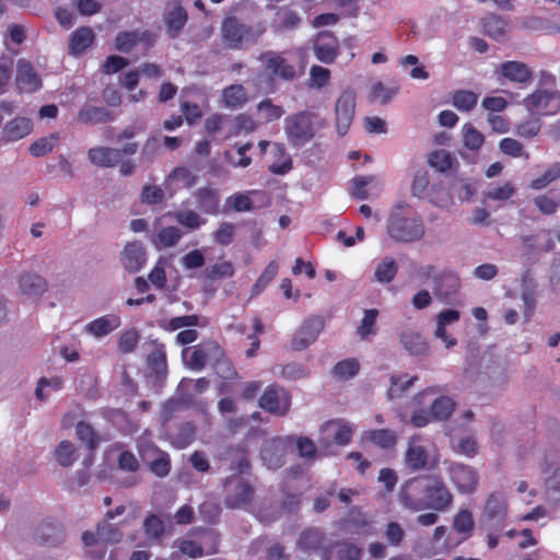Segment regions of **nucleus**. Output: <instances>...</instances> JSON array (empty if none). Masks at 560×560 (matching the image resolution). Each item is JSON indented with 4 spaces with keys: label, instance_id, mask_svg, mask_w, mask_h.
<instances>
[{
    "label": "nucleus",
    "instance_id": "nucleus-32",
    "mask_svg": "<svg viewBox=\"0 0 560 560\" xmlns=\"http://www.w3.org/2000/svg\"><path fill=\"white\" fill-rule=\"evenodd\" d=\"M322 432L334 436L339 445L348 444L354 432V425L345 421H328L322 427Z\"/></svg>",
    "mask_w": 560,
    "mask_h": 560
},
{
    "label": "nucleus",
    "instance_id": "nucleus-6",
    "mask_svg": "<svg viewBox=\"0 0 560 560\" xmlns=\"http://www.w3.org/2000/svg\"><path fill=\"white\" fill-rule=\"evenodd\" d=\"M122 537L121 532L112 523L104 521L98 524L96 533L85 532L82 536L84 545L89 548L96 547V550L89 549L88 556L93 559H101L106 551L107 544H116Z\"/></svg>",
    "mask_w": 560,
    "mask_h": 560
},
{
    "label": "nucleus",
    "instance_id": "nucleus-27",
    "mask_svg": "<svg viewBox=\"0 0 560 560\" xmlns=\"http://www.w3.org/2000/svg\"><path fill=\"white\" fill-rule=\"evenodd\" d=\"M33 130V122L27 117H15L5 122L1 130V139L4 142H15L26 136Z\"/></svg>",
    "mask_w": 560,
    "mask_h": 560
},
{
    "label": "nucleus",
    "instance_id": "nucleus-3",
    "mask_svg": "<svg viewBox=\"0 0 560 560\" xmlns=\"http://www.w3.org/2000/svg\"><path fill=\"white\" fill-rule=\"evenodd\" d=\"M541 80L547 88H539L523 100L525 108L535 115L551 116L560 112V92L548 88L553 85L555 75L541 72Z\"/></svg>",
    "mask_w": 560,
    "mask_h": 560
},
{
    "label": "nucleus",
    "instance_id": "nucleus-2",
    "mask_svg": "<svg viewBox=\"0 0 560 560\" xmlns=\"http://www.w3.org/2000/svg\"><path fill=\"white\" fill-rule=\"evenodd\" d=\"M322 126L320 117L311 110L289 115L283 120L287 139L293 147H302L310 142Z\"/></svg>",
    "mask_w": 560,
    "mask_h": 560
},
{
    "label": "nucleus",
    "instance_id": "nucleus-41",
    "mask_svg": "<svg viewBox=\"0 0 560 560\" xmlns=\"http://www.w3.org/2000/svg\"><path fill=\"white\" fill-rule=\"evenodd\" d=\"M222 97L225 106L230 108H238L248 100L247 91L242 84L228 86L223 90Z\"/></svg>",
    "mask_w": 560,
    "mask_h": 560
},
{
    "label": "nucleus",
    "instance_id": "nucleus-13",
    "mask_svg": "<svg viewBox=\"0 0 560 560\" xmlns=\"http://www.w3.org/2000/svg\"><path fill=\"white\" fill-rule=\"evenodd\" d=\"M355 109V93L354 91L347 89L342 91L336 102V127L339 135H345L354 116Z\"/></svg>",
    "mask_w": 560,
    "mask_h": 560
},
{
    "label": "nucleus",
    "instance_id": "nucleus-34",
    "mask_svg": "<svg viewBox=\"0 0 560 560\" xmlns=\"http://www.w3.org/2000/svg\"><path fill=\"white\" fill-rule=\"evenodd\" d=\"M301 16L289 8H280L276 13L272 22V30L275 33L292 31L299 27Z\"/></svg>",
    "mask_w": 560,
    "mask_h": 560
},
{
    "label": "nucleus",
    "instance_id": "nucleus-55",
    "mask_svg": "<svg viewBox=\"0 0 560 560\" xmlns=\"http://www.w3.org/2000/svg\"><path fill=\"white\" fill-rule=\"evenodd\" d=\"M174 218L180 225L190 230H197L206 223V219L192 210L177 211L174 213Z\"/></svg>",
    "mask_w": 560,
    "mask_h": 560
},
{
    "label": "nucleus",
    "instance_id": "nucleus-24",
    "mask_svg": "<svg viewBox=\"0 0 560 560\" xmlns=\"http://www.w3.org/2000/svg\"><path fill=\"white\" fill-rule=\"evenodd\" d=\"M498 73L505 80L520 85L528 84L533 80L530 68L522 61H505L499 66Z\"/></svg>",
    "mask_w": 560,
    "mask_h": 560
},
{
    "label": "nucleus",
    "instance_id": "nucleus-33",
    "mask_svg": "<svg viewBox=\"0 0 560 560\" xmlns=\"http://www.w3.org/2000/svg\"><path fill=\"white\" fill-rule=\"evenodd\" d=\"M95 34L92 28L82 26L74 31L69 40V52L79 55L88 49L94 42Z\"/></svg>",
    "mask_w": 560,
    "mask_h": 560
},
{
    "label": "nucleus",
    "instance_id": "nucleus-30",
    "mask_svg": "<svg viewBox=\"0 0 560 560\" xmlns=\"http://www.w3.org/2000/svg\"><path fill=\"white\" fill-rule=\"evenodd\" d=\"M261 459L269 469H277L284 464L283 440L272 439L266 441L261 448Z\"/></svg>",
    "mask_w": 560,
    "mask_h": 560
},
{
    "label": "nucleus",
    "instance_id": "nucleus-50",
    "mask_svg": "<svg viewBox=\"0 0 560 560\" xmlns=\"http://www.w3.org/2000/svg\"><path fill=\"white\" fill-rule=\"evenodd\" d=\"M478 102V94L467 90H459L453 94L452 104L458 110L469 112L471 110Z\"/></svg>",
    "mask_w": 560,
    "mask_h": 560
},
{
    "label": "nucleus",
    "instance_id": "nucleus-7",
    "mask_svg": "<svg viewBox=\"0 0 560 560\" xmlns=\"http://www.w3.org/2000/svg\"><path fill=\"white\" fill-rule=\"evenodd\" d=\"M428 476H418L406 480L399 490V503L411 512L425 510Z\"/></svg>",
    "mask_w": 560,
    "mask_h": 560
},
{
    "label": "nucleus",
    "instance_id": "nucleus-12",
    "mask_svg": "<svg viewBox=\"0 0 560 560\" xmlns=\"http://www.w3.org/2000/svg\"><path fill=\"white\" fill-rule=\"evenodd\" d=\"M425 510H446L453 502V495L441 478L428 476Z\"/></svg>",
    "mask_w": 560,
    "mask_h": 560
},
{
    "label": "nucleus",
    "instance_id": "nucleus-20",
    "mask_svg": "<svg viewBox=\"0 0 560 560\" xmlns=\"http://www.w3.org/2000/svg\"><path fill=\"white\" fill-rule=\"evenodd\" d=\"M506 516V500L501 493H491L486 502L482 520L491 526L502 528Z\"/></svg>",
    "mask_w": 560,
    "mask_h": 560
},
{
    "label": "nucleus",
    "instance_id": "nucleus-1",
    "mask_svg": "<svg viewBox=\"0 0 560 560\" xmlns=\"http://www.w3.org/2000/svg\"><path fill=\"white\" fill-rule=\"evenodd\" d=\"M386 233L396 243L411 244L424 237L425 225L420 215L411 213L404 206H397L388 215Z\"/></svg>",
    "mask_w": 560,
    "mask_h": 560
},
{
    "label": "nucleus",
    "instance_id": "nucleus-43",
    "mask_svg": "<svg viewBox=\"0 0 560 560\" xmlns=\"http://www.w3.org/2000/svg\"><path fill=\"white\" fill-rule=\"evenodd\" d=\"M521 299L524 303L523 315L526 319H529L534 313L536 306L535 298V285L530 279L524 277L522 280V293Z\"/></svg>",
    "mask_w": 560,
    "mask_h": 560
},
{
    "label": "nucleus",
    "instance_id": "nucleus-49",
    "mask_svg": "<svg viewBox=\"0 0 560 560\" xmlns=\"http://www.w3.org/2000/svg\"><path fill=\"white\" fill-rule=\"evenodd\" d=\"M364 439L381 447H390L396 444V434L387 429L371 430L364 433Z\"/></svg>",
    "mask_w": 560,
    "mask_h": 560
},
{
    "label": "nucleus",
    "instance_id": "nucleus-21",
    "mask_svg": "<svg viewBox=\"0 0 560 560\" xmlns=\"http://www.w3.org/2000/svg\"><path fill=\"white\" fill-rule=\"evenodd\" d=\"M405 464L411 471L422 470L428 467L429 455L422 444V438L420 435L409 438L405 454Z\"/></svg>",
    "mask_w": 560,
    "mask_h": 560
},
{
    "label": "nucleus",
    "instance_id": "nucleus-14",
    "mask_svg": "<svg viewBox=\"0 0 560 560\" xmlns=\"http://www.w3.org/2000/svg\"><path fill=\"white\" fill-rule=\"evenodd\" d=\"M459 288L460 279L458 275L452 270L444 269L441 270L433 284V292L442 302L451 303Z\"/></svg>",
    "mask_w": 560,
    "mask_h": 560
},
{
    "label": "nucleus",
    "instance_id": "nucleus-26",
    "mask_svg": "<svg viewBox=\"0 0 560 560\" xmlns=\"http://www.w3.org/2000/svg\"><path fill=\"white\" fill-rule=\"evenodd\" d=\"M121 325V318L117 314H107L97 317L84 326V332L96 338H103L116 330Z\"/></svg>",
    "mask_w": 560,
    "mask_h": 560
},
{
    "label": "nucleus",
    "instance_id": "nucleus-63",
    "mask_svg": "<svg viewBox=\"0 0 560 560\" xmlns=\"http://www.w3.org/2000/svg\"><path fill=\"white\" fill-rule=\"evenodd\" d=\"M75 432L79 440L88 444L90 451H94L97 447L100 439L90 424L85 422H79L77 424Z\"/></svg>",
    "mask_w": 560,
    "mask_h": 560
},
{
    "label": "nucleus",
    "instance_id": "nucleus-31",
    "mask_svg": "<svg viewBox=\"0 0 560 560\" xmlns=\"http://www.w3.org/2000/svg\"><path fill=\"white\" fill-rule=\"evenodd\" d=\"M90 161L101 167L115 166L121 160V152L119 149L96 147L88 152Z\"/></svg>",
    "mask_w": 560,
    "mask_h": 560
},
{
    "label": "nucleus",
    "instance_id": "nucleus-64",
    "mask_svg": "<svg viewBox=\"0 0 560 560\" xmlns=\"http://www.w3.org/2000/svg\"><path fill=\"white\" fill-rule=\"evenodd\" d=\"M172 547L177 548L180 553L190 558H199L203 556L202 547L190 539H176Z\"/></svg>",
    "mask_w": 560,
    "mask_h": 560
},
{
    "label": "nucleus",
    "instance_id": "nucleus-10",
    "mask_svg": "<svg viewBox=\"0 0 560 560\" xmlns=\"http://www.w3.org/2000/svg\"><path fill=\"white\" fill-rule=\"evenodd\" d=\"M259 406L275 416L287 415L291 407V395L280 386H268L259 399Z\"/></svg>",
    "mask_w": 560,
    "mask_h": 560
},
{
    "label": "nucleus",
    "instance_id": "nucleus-59",
    "mask_svg": "<svg viewBox=\"0 0 560 560\" xmlns=\"http://www.w3.org/2000/svg\"><path fill=\"white\" fill-rule=\"evenodd\" d=\"M360 364L355 359L338 362L334 368V375L339 380H348L357 375Z\"/></svg>",
    "mask_w": 560,
    "mask_h": 560
},
{
    "label": "nucleus",
    "instance_id": "nucleus-54",
    "mask_svg": "<svg viewBox=\"0 0 560 560\" xmlns=\"http://www.w3.org/2000/svg\"><path fill=\"white\" fill-rule=\"evenodd\" d=\"M140 340L139 331L135 328H130L127 330H124L118 338V349L122 353H130L132 352Z\"/></svg>",
    "mask_w": 560,
    "mask_h": 560
},
{
    "label": "nucleus",
    "instance_id": "nucleus-61",
    "mask_svg": "<svg viewBox=\"0 0 560 560\" xmlns=\"http://www.w3.org/2000/svg\"><path fill=\"white\" fill-rule=\"evenodd\" d=\"M463 138L465 147L472 151L479 150L485 140L482 133L469 124L463 127Z\"/></svg>",
    "mask_w": 560,
    "mask_h": 560
},
{
    "label": "nucleus",
    "instance_id": "nucleus-56",
    "mask_svg": "<svg viewBox=\"0 0 560 560\" xmlns=\"http://www.w3.org/2000/svg\"><path fill=\"white\" fill-rule=\"evenodd\" d=\"M145 462L149 463L150 470L158 477H165L171 470L170 457L165 452H159V454Z\"/></svg>",
    "mask_w": 560,
    "mask_h": 560
},
{
    "label": "nucleus",
    "instance_id": "nucleus-5",
    "mask_svg": "<svg viewBox=\"0 0 560 560\" xmlns=\"http://www.w3.org/2000/svg\"><path fill=\"white\" fill-rule=\"evenodd\" d=\"M444 387L434 385L418 393L412 401L416 406L430 402V411L434 421L447 420L455 410V401L452 397L442 395Z\"/></svg>",
    "mask_w": 560,
    "mask_h": 560
},
{
    "label": "nucleus",
    "instance_id": "nucleus-18",
    "mask_svg": "<svg viewBox=\"0 0 560 560\" xmlns=\"http://www.w3.org/2000/svg\"><path fill=\"white\" fill-rule=\"evenodd\" d=\"M315 57L323 63H331L339 52V40L330 32H320L313 45Z\"/></svg>",
    "mask_w": 560,
    "mask_h": 560
},
{
    "label": "nucleus",
    "instance_id": "nucleus-47",
    "mask_svg": "<svg viewBox=\"0 0 560 560\" xmlns=\"http://www.w3.org/2000/svg\"><path fill=\"white\" fill-rule=\"evenodd\" d=\"M196 183V176L186 167L175 168L167 177V185H175L176 189L188 188Z\"/></svg>",
    "mask_w": 560,
    "mask_h": 560
},
{
    "label": "nucleus",
    "instance_id": "nucleus-35",
    "mask_svg": "<svg viewBox=\"0 0 560 560\" xmlns=\"http://www.w3.org/2000/svg\"><path fill=\"white\" fill-rule=\"evenodd\" d=\"M183 233L176 226L162 228L151 236V242L156 249H164L175 246L182 238Z\"/></svg>",
    "mask_w": 560,
    "mask_h": 560
},
{
    "label": "nucleus",
    "instance_id": "nucleus-19",
    "mask_svg": "<svg viewBox=\"0 0 560 560\" xmlns=\"http://www.w3.org/2000/svg\"><path fill=\"white\" fill-rule=\"evenodd\" d=\"M323 328L324 320L322 317L316 316L306 319L296 331L292 340V347L295 350L305 349L317 339Z\"/></svg>",
    "mask_w": 560,
    "mask_h": 560
},
{
    "label": "nucleus",
    "instance_id": "nucleus-48",
    "mask_svg": "<svg viewBox=\"0 0 560 560\" xmlns=\"http://www.w3.org/2000/svg\"><path fill=\"white\" fill-rule=\"evenodd\" d=\"M273 148L277 160L269 165V170L273 174H287L292 167L291 156L285 152L282 144L276 143Z\"/></svg>",
    "mask_w": 560,
    "mask_h": 560
},
{
    "label": "nucleus",
    "instance_id": "nucleus-25",
    "mask_svg": "<svg viewBox=\"0 0 560 560\" xmlns=\"http://www.w3.org/2000/svg\"><path fill=\"white\" fill-rule=\"evenodd\" d=\"M15 82L21 92L32 93L42 86V81L32 65L24 59L18 61Z\"/></svg>",
    "mask_w": 560,
    "mask_h": 560
},
{
    "label": "nucleus",
    "instance_id": "nucleus-51",
    "mask_svg": "<svg viewBox=\"0 0 560 560\" xmlns=\"http://www.w3.org/2000/svg\"><path fill=\"white\" fill-rule=\"evenodd\" d=\"M560 178V163L551 164L541 176L535 178L529 183V188L533 190H542L550 183Z\"/></svg>",
    "mask_w": 560,
    "mask_h": 560
},
{
    "label": "nucleus",
    "instance_id": "nucleus-15",
    "mask_svg": "<svg viewBox=\"0 0 560 560\" xmlns=\"http://www.w3.org/2000/svg\"><path fill=\"white\" fill-rule=\"evenodd\" d=\"M265 70L283 80H291L295 77V69L290 65L282 55L276 51H266L259 57Z\"/></svg>",
    "mask_w": 560,
    "mask_h": 560
},
{
    "label": "nucleus",
    "instance_id": "nucleus-9",
    "mask_svg": "<svg viewBox=\"0 0 560 560\" xmlns=\"http://www.w3.org/2000/svg\"><path fill=\"white\" fill-rule=\"evenodd\" d=\"M268 203V195L258 189L235 192L225 200V207L236 212H249L264 208Z\"/></svg>",
    "mask_w": 560,
    "mask_h": 560
},
{
    "label": "nucleus",
    "instance_id": "nucleus-22",
    "mask_svg": "<svg viewBox=\"0 0 560 560\" xmlns=\"http://www.w3.org/2000/svg\"><path fill=\"white\" fill-rule=\"evenodd\" d=\"M120 262L129 272H138L147 262L144 246L139 241L127 243L120 254Z\"/></svg>",
    "mask_w": 560,
    "mask_h": 560
},
{
    "label": "nucleus",
    "instance_id": "nucleus-58",
    "mask_svg": "<svg viewBox=\"0 0 560 560\" xmlns=\"http://www.w3.org/2000/svg\"><path fill=\"white\" fill-rule=\"evenodd\" d=\"M330 80V71L322 66H313L310 70L308 86L320 90L328 84Z\"/></svg>",
    "mask_w": 560,
    "mask_h": 560
},
{
    "label": "nucleus",
    "instance_id": "nucleus-62",
    "mask_svg": "<svg viewBox=\"0 0 560 560\" xmlns=\"http://www.w3.org/2000/svg\"><path fill=\"white\" fill-rule=\"evenodd\" d=\"M148 364L158 376H164L167 369L166 354L164 350H153L148 357Z\"/></svg>",
    "mask_w": 560,
    "mask_h": 560
},
{
    "label": "nucleus",
    "instance_id": "nucleus-57",
    "mask_svg": "<svg viewBox=\"0 0 560 560\" xmlns=\"http://www.w3.org/2000/svg\"><path fill=\"white\" fill-rule=\"evenodd\" d=\"M453 447L455 453L469 458L476 456L479 451L478 443L472 435H465L459 438Z\"/></svg>",
    "mask_w": 560,
    "mask_h": 560
},
{
    "label": "nucleus",
    "instance_id": "nucleus-29",
    "mask_svg": "<svg viewBox=\"0 0 560 560\" xmlns=\"http://www.w3.org/2000/svg\"><path fill=\"white\" fill-rule=\"evenodd\" d=\"M399 340L404 349L411 355H424L429 351L425 338L415 329H404L399 335Z\"/></svg>",
    "mask_w": 560,
    "mask_h": 560
},
{
    "label": "nucleus",
    "instance_id": "nucleus-60",
    "mask_svg": "<svg viewBox=\"0 0 560 560\" xmlns=\"http://www.w3.org/2000/svg\"><path fill=\"white\" fill-rule=\"evenodd\" d=\"M278 269H279V266L276 261H271L266 267V269L260 275V277L258 278V280L256 281V283L254 284V287L252 289L253 295H258L265 290V288L272 281V279L278 273Z\"/></svg>",
    "mask_w": 560,
    "mask_h": 560
},
{
    "label": "nucleus",
    "instance_id": "nucleus-44",
    "mask_svg": "<svg viewBox=\"0 0 560 560\" xmlns=\"http://www.w3.org/2000/svg\"><path fill=\"white\" fill-rule=\"evenodd\" d=\"M55 458L62 467H70L77 460V448L70 441H61L55 448Z\"/></svg>",
    "mask_w": 560,
    "mask_h": 560
},
{
    "label": "nucleus",
    "instance_id": "nucleus-4",
    "mask_svg": "<svg viewBox=\"0 0 560 560\" xmlns=\"http://www.w3.org/2000/svg\"><path fill=\"white\" fill-rule=\"evenodd\" d=\"M266 30L267 26L265 22L246 25L234 16L226 18L221 27L225 45L233 49H240L247 45L255 44Z\"/></svg>",
    "mask_w": 560,
    "mask_h": 560
},
{
    "label": "nucleus",
    "instance_id": "nucleus-11",
    "mask_svg": "<svg viewBox=\"0 0 560 560\" xmlns=\"http://www.w3.org/2000/svg\"><path fill=\"white\" fill-rule=\"evenodd\" d=\"M446 471L459 492L470 493L477 488L479 477L472 467L460 463H451Z\"/></svg>",
    "mask_w": 560,
    "mask_h": 560
},
{
    "label": "nucleus",
    "instance_id": "nucleus-38",
    "mask_svg": "<svg viewBox=\"0 0 560 560\" xmlns=\"http://www.w3.org/2000/svg\"><path fill=\"white\" fill-rule=\"evenodd\" d=\"M21 292L28 298H37L46 291V281L36 273H25L20 279Z\"/></svg>",
    "mask_w": 560,
    "mask_h": 560
},
{
    "label": "nucleus",
    "instance_id": "nucleus-36",
    "mask_svg": "<svg viewBox=\"0 0 560 560\" xmlns=\"http://www.w3.org/2000/svg\"><path fill=\"white\" fill-rule=\"evenodd\" d=\"M398 272V264L390 256L383 257L374 270V280L381 284L390 283Z\"/></svg>",
    "mask_w": 560,
    "mask_h": 560
},
{
    "label": "nucleus",
    "instance_id": "nucleus-53",
    "mask_svg": "<svg viewBox=\"0 0 560 560\" xmlns=\"http://www.w3.org/2000/svg\"><path fill=\"white\" fill-rule=\"evenodd\" d=\"M454 158L446 150H436L429 155V164L439 172H446L452 168Z\"/></svg>",
    "mask_w": 560,
    "mask_h": 560
},
{
    "label": "nucleus",
    "instance_id": "nucleus-39",
    "mask_svg": "<svg viewBox=\"0 0 560 560\" xmlns=\"http://www.w3.org/2000/svg\"><path fill=\"white\" fill-rule=\"evenodd\" d=\"M538 211L545 215L555 214L560 207V186L552 190V195L541 194L533 199Z\"/></svg>",
    "mask_w": 560,
    "mask_h": 560
},
{
    "label": "nucleus",
    "instance_id": "nucleus-37",
    "mask_svg": "<svg viewBox=\"0 0 560 560\" xmlns=\"http://www.w3.org/2000/svg\"><path fill=\"white\" fill-rule=\"evenodd\" d=\"M198 208L209 214H215L219 210L220 197L217 190L203 187L195 192Z\"/></svg>",
    "mask_w": 560,
    "mask_h": 560
},
{
    "label": "nucleus",
    "instance_id": "nucleus-42",
    "mask_svg": "<svg viewBox=\"0 0 560 560\" xmlns=\"http://www.w3.org/2000/svg\"><path fill=\"white\" fill-rule=\"evenodd\" d=\"M78 119L83 124H98L110 120L112 116L104 107L86 105L80 109Z\"/></svg>",
    "mask_w": 560,
    "mask_h": 560
},
{
    "label": "nucleus",
    "instance_id": "nucleus-28",
    "mask_svg": "<svg viewBox=\"0 0 560 560\" xmlns=\"http://www.w3.org/2000/svg\"><path fill=\"white\" fill-rule=\"evenodd\" d=\"M361 550L348 541H335L322 552V560H360Z\"/></svg>",
    "mask_w": 560,
    "mask_h": 560
},
{
    "label": "nucleus",
    "instance_id": "nucleus-23",
    "mask_svg": "<svg viewBox=\"0 0 560 560\" xmlns=\"http://www.w3.org/2000/svg\"><path fill=\"white\" fill-rule=\"evenodd\" d=\"M460 318V313L457 310L446 308L435 315V329L434 337L442 340L447 349L457 345L456 338L448 335L446 327L457 323Z\"/></svg>",
    "mask_w": 560,
    "mask_h": 560
},
{
    "label": "nucleus",
    "instance_id": "nucleus-16",
    "mask_svg": "<svg viewBox=\"0 0 560 560\" xmlns=\"http://www.w3.org/2000/svg\"><path fill=\"white\" fill-rule=\"evenodd\" d=\"M188 20L187 11L179 0H170L164 12V22L167 35L172 38L178 37Z\"/></svg>",
    "mask_w": 560,
    "mask_h": 560
},
{
    "label": "nucleus",
    "instance_id": "nucleus-17",
    "mask_svg": "<svg viewBox=\"0 0 560 560\" xmlns=\"http://www.w3.org/2000/svg\"><path fill=\"white\" fill-rule=\"evenodd\" d=\"M327 537L319 528H306L299 535L295 550L305 555L323 552L326 548Z\"/></svg>",
    "mask_w": 560,
    "mask_h": 560
},
{
    "label": "nucleus",
    "instance_id": "nucleus-8",
    "mask_svg": "<svg viewBox=\"0 0 560 560\" xmlns=\"http://www.w3.org/2000/svg\"><path fill=\"white\" fill-rule=\"evenodd\" d=\"M224 503L230 509H241L248 505L254 490L240 475H233L224 481Z\"/></svg>",
    "mask_w": 560,
    "mask_h": 560
},
{
    "label": "nucleus",
    "instance_id": "nucleus-45",
    "mask_svg": "<svg viewBox=\"0 0 560 560\" xmlns=\"http://www.w3.org/2000/svg\"><path fill=\"white\" fill-rule=\"evenodd\" d=\"M257 113L264 122H271L280 119L284 109L282 106L273 104L270 98H265L257 104Z\"/></svg>",
    "mask_w": 560,
    "mask_h": 560
},
{
    "label": "nucleus",
    "instance_id": "nucleus-52",
    "mask_svg": "<svg viewBox=\"0 0 560 560\" xmlns=\"http://www.w3.org/2000/svg\"><path fill=\"white\" fill-rule=\"evenodd\" d=\"M199 325V317L197 315H184L164 319L160 322V327L168 331H175L183 327H195Z\"/></svg>",
    "mask_w": 560,
    "mask_h": 560
},
{
    "label": "nucleus",
    "instance_id": "nucleus-40",
    "mask_svg": "<svg viewBox=\"0 0 560 560\" xmlns=\"http://www.w3.org/2000/svg\"><path fill=\"white\" fill-rule=\"evenodd\" d=\"M482 26L490 37L501 40L509 30V22L498 15H488L483 19Z\"/></svg>",
    "mask_w": 560,
    "mask_h": 560
},
{
    "label": "nucleus",
    "instance_id": "nucleus-46",
    "mask_svg": "<svg viewBox=\"0 0 560 560\" xmlns=\"http://www.w3.org/2000/svg\"><path fill=\"white\" fill-rule=\"evenodd\" d=\"M182 357L185 364L194 371H200L207 362V353L199 347L185 348Z\"/></svg>",
    "mask_w": 560,
    "mask_h": 560
}]
</instances>
